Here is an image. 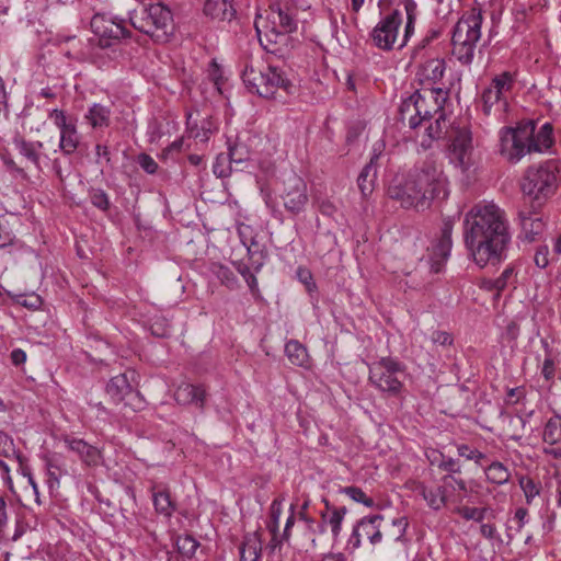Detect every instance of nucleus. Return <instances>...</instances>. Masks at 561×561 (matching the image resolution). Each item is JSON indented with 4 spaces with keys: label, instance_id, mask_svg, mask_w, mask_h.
<instances>
[{
    "label": "nucleus",
    "instance_id": "1",
    "mask_svg": "<svg viewBox=\"0 0 561 561\" xmlns=\"http://www.w3.org/2000/svg\"><path fill=\"white\" fill-rule=\"evenodd\" d=\"M463 241L478 266L501 262L511 242L504 211L494 204L471 208L463 221Z\"/></svg>",
    "mask_w": 561,
    "mask_h": 561
},
{
    "label": "nucleus",
    "instance_id": "2",
    "mask_svg": "<svg viewBox=\"0 0 561 561\" xmlns=\"http://www.w3.org/2000/svg\"><path fill=\"white\" fill-rule=\"evenodd\" d=\"M388 195L403 208L424 209L433 199L447 196L446 179L434 162L426 161L407 176H396L388 187Z\"/></svg>",
    "mask_w": 561,
    "mask_h": 561
},
{
    "label": "nucleus",
    "instance_id": "3",
    "mask_svg": "<svg viewBox=\"0 0 561 561\" xmlns=\"http://www.w3.org/2000/svg\"><path fill=\"white\" fill-rule=\"evenodd\" d=\"M535 124L529 121L519 124L516 128H505L501 136V152L508 161L517 162L526 153L531 151L541 152L551 147L552 126L549 123L542 125L535 136Z\"/></svg>",
    "mask_w": 561,
    "mask_h": 561
},
{
    "label": "nucleus",
    "instance_id": "4",
    "mask_svg": "<svg viewBox=\"0 0 561 561\" xmlns=\"http://www.w3.org/2000/svg\"><path fill=\"white\" fill-rule=\"evenodd\" d=\"M417 5L413 0H405L404 11L407 15V23L404 34L399 36V27L403 21V13L399 9H393L375 26L371 37L375 45L383 50H391L393 48L401 49L404 47L414 32L416 21Z\"/></svg>",
    "mask_w": 561,
    "mask_h": 561
},
{
    "label": "nucleus",
    "instance_id": "5",
    "mask_svg": "<svg viewBox=\"0 0 561 561\" xmlns=\"http://www.w3.org/2000/svg\"><path fill=\"white\" fill-rule=\"evenodd\" d=\"M558 167L547 161L538 167H529L520 182V188L533 208H541L557 188Z\"/></svg>",
    "mask_w": 561,
    "mask_h": 561
},
{
    "label": "nucleus",
    "instance_id": "6",
    "mask_svg": "<svg viewBox=\"0 0 561 561\" xmlns=\"http://www.w3.org/2000/svg\"><path fill=\"white\" fill-rule=\"evenodd\" d=\"M130 24L138 31L149 35L158 43H167L174 33L173 16L162 3L150 4L140 11L129 13Z\"/></svg>",
    "mask_w": 561,
    "mask_h": 561
},
{
    "label": "nucleus",
    "instance_id": "7",
    "mask_svg": "<svg viewBox=\"0 0 561 561\" xmlns=\"http://www.w3.org/2000/svg\"><path fill=\"white\" fill-rule=\"evenodd\" d=\"M482 11L472 8L456 23L451 36L453 55L462 65H470L481 37Z\"/></svg>",
    "mask_w": 561,
    "mask_h": 561
},
{
    "label": "nucleus",
    "instance_id": "8",
    "mask_svg": "<svg viewBox=\"0 0 561 561\" xmlns=\"http://www.w3.org/2000/svg\"><path fill=\"white\" fill-rule=\"evenodd\" d=\"M242 79L247 88L265 99H276L279 91L289 94L293 88L290 80L273 66H254L248 64Z\"/></svg>",
    "mask_w": 561,
    "mask_h": 561
},
{
    "label": "nucleus",
    "instance_id": "9",
    "mask_svg": "<svg viewBox=\"0 0 561 561\" xmlns=\"http://www.w3.org/2000/svg\"><path fill=\"white\" fill-rule=\"evenodd\" d=\"M417 91V108L421 124L431 121L434 115H438L435 119V124H430L426 127L428 138L431 140L438 139L444 134H447V126L443 107V103L446 101L447 93L444 92L440 88H430Z\"/></svg>",
    "mask_w": 561,
    "mask_h": 561
},
{
    "label": "nucleus",
    "instance_id": "10",
    "mask_svg": "<svg viewBox=\"0 0 561 561\" xmlns=\"http://www.w3.org/2000/svg\"><path fill=\"white\" fill-rule=\"evenodd\" d=\"M404 366L390 357H383L375 363L370 368L369 379L380 390L391 393L400 392L402 382L398 378V374H403Z\"/></svg>",
    "mask_w": 561,
    "mask_h": 561
},
{
    "label": "nucleus",
    "instance_id": "11",
    "mask_svg": "<svg viewBox=\"0 0 561 561\" xmlns=\"http://www.w3.org/2000/svg\"><path fill=\"white\" fill-rule=\"evenodd\" d=\"M279 196L286 210L297 215L308 203L307 185L300 176L293 173L284 180Z\"/></svg>",
    "mask_w": 561,
    "mask_h": 561
},
{
    "label": "nucleus",
    "instance_id": "12",
    "mask_svg": "<svg viewBox=\"0 0 561 561\" xmlns=\"http://www.w3.org/2000/svg\"><path fill=\"white\" fill-rule=\"evenodd\" d=\"M91 30L99 38L100 47H110L124 37L129 36V31L123 25L104 14H95L91 20Z\"/></svg>",
    "mask_w": 561,
    "mask_h": 561
},
{
    "label": "nucleus",
    "instance_id": "13",
    "mask_svg": "<svg viewBox=\"0 0 561 561\" xmlns=\"http://www.w3.org/2000/svg\"><path fill=\"white\" fill-rule=\"evenodd\" d=\"M450 153L457 165L463 171L471 164L472 135L467 127H453L449 133Z\"/></svg>",
    "mask_w": 561,
    "mask_h": 561
},
{
    "label": "nucleus",
    "instance_id": "14",
    "mask_svg": "<svg viewBox=\"0 0 561 561\" xmlns=\"http://www.w3.org/2000/svg\"><path fill=\"white\" fill-rule=\"evenodd\" d=\"M279 23H282V7L279 4L271 5L267 16L265 19L257 16L254 22L260 43L266 50L272 53H274V50L270 49L267 44L263 43L262 36H264L266 42L271 44H277L280 42Z\"/></svg>",
    "mask_w": 561,
    "mask_h": 561
},
{
    "label": "nucleus",
    "instance_id": "15",
    "mask_svg": "<svg viewBox=\"0 0 561 561\" xmlns=\"http://www.w3.org/2000/svg\"><path fill=\"white\" fill-rule=\"evenodd\" d=\"M454 229V220L446 219L443 222L439 238L433 243L430 250L431 270L434 273H439L444 264L449 257L453 241L451 233Z\"/></svg>",
    "mask_w": 561,
    "mask_h": 561
},
{
    "label": "nucleus",
    "instance_id": "16",
    "mask_svg": "<svg viewBox=\"0 0 561 561\" xmlns=\"http://www.w3.org/2000/svg\"><path fill=\"white\" fill-rule=\"evenodd\" d=\"M541 208H533L530 204L525 203L518 213L522 228L520 237L527 242L539 241L546 229V221L539 215Z\"/></svg>",
    "mask_w": 561,
    "mask_h": 561
},
{
    "label": "nucleus",
    "instance_id": "17",
    "mask_svg": "<svg viewBox=\"0 0 561 561\" xmlns=\"http://www.w3.org/2000/svg\"><path fill=\"white\" fill-rule=\"evenodd\" d=\"M206 390L201 385L181 383L174 392V399L182 405H195L201 411L205 408Z\"/></svg>",
    "mask_w": 561,
    "mask_h": 561
},
{
    "label": "nucleus",
    "instance_id": "18",
    "mask_svg": "<svg viewBox=\"0 0 561 561\" xmlns=\"http://www.w3.org/2000/svg\"><path fill=\"white\" fill-rule=\"evenodd\" d=\"M382 519L379 514L362 518L356 527L353 529V537L356 542L353 546H358L363 539L368 540L370 543H377L381 540V533L378 522Z\"/></svg>",
    "mask_w": 561,
    "mask_h": 561
},
{
    "label": "nucleus",
    "instance_id": "19",
    "mask_svg": "<svg viewBox=\"0 0 561 561\" xmlns=\"http://www.w3.org/2000/svg\"><path fill=\"white\" fill-rule=\"evenodd\" d=\"M381 145L374 149L369 162L363 168L357 178V185L362 196L366 198L374 191V183L377 175V161L381 154Z\"/></svg>",
    "mask_w": 561,
    "mask_h": 561
},
{
    "label": "nucleus",
    "instance_id": "20",
    "mask_svg": "<svg viewBox=\"0 0 561 561\" xmlns=\"http://www.w3.org/2000/svg\"><path fill=\"white\" fill-rule=\"evenodd\" d=\"M68 448L75 451L81 461L89 467H98L102 462V454L99 448L79 438H66Z\"/></svg>",
    "mask_w": 561,
    "mask_h": 561
},
{
    "label": "nucleus",
    "instance_id": "21",
    "mask_svg": "<svg viewBox=\"0 0 561 561\" xmlns=\"http://www.w3.org/2000/svg\"><path fill=\"white\" fill-rule=\"evenodd\" d=\"M13 144L18 152L26 160L30 167L41 169V149L43 142L41 141H28L22 136H16L13 139Z\"/></svg>",
    "mask_w": 561,
    "mask_h": 561
},
{
    "label": "nucleus",
    "instance_id": "22",
    "mask_svg": "<svg viewBox=\"0 0 561 561\" xmlns=\"http://www.w3.org/2000/svg\"><path fill=\"white\" fill-rule=\"evenodd\" d=\"M106 393L115 403L123 402L128 398H138V394L134 393L125 374H119L108 381L106 385Z\"/></svg>",
    "mask_w": 561,
    "mask_h": 561
},
{
    "label": "nucleus",
    "instance_id": "23",
    "mask_svg": "<svg viewBox=\"0 0 561 561\" xmlns=\"http://www.w3.org/2000/svg\"><path fill=\"white\" fill-rule=\"evenodd\" d=\"M419 91H415L409 98L404 99L399 107L400 121L408 124L411 129L421 125V118L417 108Z\"/></svg>",
    "mask_w": 561,
    "mask_h": 561
},
{
    "label": "nucleus",
    "instance_id": "24",
    "mask_svg": "<svg viewBox=\"0 0 561 561\" xmlns=\"http://www.w3.org/2000/svg\"><path fill=\"white\" fill-rule=\"evenodd\" d=\"M206 15L218 21L230 22L236 14L232 4L227 0H207L204 5Z\"/></svg>",
    "mask_w": 561,
    "mask_h": 561
},
{
    "label": "nucleus",
    "instance_id": "25",
    "mask_svg": "<svg viewBox=\"0 0 561 561\" xmlns=\"http://www.w3.org/2000/svg\"><path fill=\"white\" fill-rule=\"evenodd\" d=\"M239 550L240 561H257L262 551V542L257 533L247 535Z\"/></svg>",
    "mask_w": 561,
    "mask_h": 561
},
{
    "label": "nucleus",
    "instance_id": "26",
    "mask_svg": "<svg viewBox=\"0 0 561 561\" xmlns=\"http://www.w3.org/2000/svg\"><path fill=\"white\" fill-rule=\"evenodd\" d=\"M408 486L413 492H415L420 496H422L431 508L438 511L443 507L442 495L436 494L434 489H428L423 482L410 481V482H408Z\"/></svg>",
    "mask_w": 561,
    "mask_h": 561
},
{
    "label": "nucleus",
    "instance_id": "27",
    "mask_svg": "<svg viewBox=\"0 0 561 561\" xmlns=\"http://www.w3.org/2000/svg\"><path fill=\"white\" fill-rule=\"evenodd\" d=\"M280 515H282V500L276 499L271 504L270 519L267 523V529L270 530V533L272 535V540L270 543L271 550H274L280 543V540H278V525H279Z\"/></svg>",
    "mask_w": 561,
    "mask_h": 561
},
{
    "label": "nucleus",
    "instance_id": "28",
    "mask_svg": "<svg viewBox=\"0 0 561 561\" xmlns=\"http://www.w3.org/2000/svg\"><path fill=\"white\" fill-rule=\"evenodd\" d=\"M285 353L293 365L306 367L309 364V355L306 347L296 340L285 345Z\"/></svg>",
    "mask_w": 561,
    "mask_h": 561
},
{
    "label": "nucleus",
    "instance_id": "29",
    "mask_svg": "<svg viewBox=\"0 0 561 561\" xmlns=\"http://www.w3.org/2000/svg\"><path fill=\"white\" fill-rule=\"evenodd\" d=\"M187 128L190 137H193L194 139H198L202 142H205L209 139L210 135L216 129L213 121L210 118H204L201 122V125L197 126L196 124H192V115L190 114L187 117Z\"/></svg>",
    "mask_w": 561,
    "mask_h": 561
},
{
    "label": "nucleus",
    "instance_id": "30",
    "mask_svg": "<svg viewBox=\"0 0 561 561\" xmlns=\"http://www.w3.org/2000/svg\"><path fill=\"white\" fill-rule=\"evenodd\" d=\"M110 113L106 106L93 104L85 115V119L93 128L107 127L110 125Z\"/></svg>",
    "mask_w": 561,
    "mask_h": 561
},
{
    "label": "nucleus",
    "instance_id": "31",
    "mask_svg": "<svg viewBox=\"0 0 561 561\" xmlns=\"http://www.w3.org/2000/svg\"><path fill=\"white\" fill-rule=\"evenodd\" d=\"M481 99L483 102V112L486 115L491 113L493 106H497L499 111H504L507 106V103L502 100L501 91L490 85L483 90Z\"/></svg>",
    "mask_w": 561,
    "mask_h": 561
},
{
    "label": "nucleus",
    "instance_id": "32",
    "mask_svg": "<svg viewBox=\"0 0 561 561\" xmlns=\"http://www.w3.org/2000/svg\"><path fill=\"white\" fill-rule=\"evenodd\" d=\"M152 499L156 511L164 516H171L175 511V504L171 500V495L168 491H157L152 488Z\"/></svg>",
    "mask_w": 561,
    "mask_h": 561
},
{
    "label": "nucleus",
    "instance_id": "33",
    "mask_svg": "<svg viewBox=\"0 0 561 561\" xmlns=\"http://www.w3.org/2000/svg\"><path fill=\"white\" fill-rule=\"evenodd\" d=\"M79 142L80 139L75 125L60 130L59 148L65 154L73 153L77 150Z\"/></svg>",
    "mask_w": 561,
    "mask_h": 561
},
{
    "label": "nucleus",
    "instance_id": "34",
    "mask_svg": "<svg viewBox=\"0 0 561 561\" xmlns=\"http://www.w3.org/2000/svg\"><path fill=\"white\" fill-rule=\"evenodd\" d=\"M445 71V61L443 59H431L422 68L421 76L432 83H436L443 78Z\"/></svg>",
    "mask_w": 561,
    "mask_h": 561
},
{
    "label": "nucleus",
    "instance_id": "35",
    "mask_svg": "<svg viewBox=\"0 0 561 561\" xmlns=\"http://www.w3.org/2000/svg\"><path fill=\"white\" fill-rule=\"evenodd\" d=\"M346 513L347 508L345 506L330 510L328 505L327 511L322 513V519L331 526V530L334 537L340 534L341 524Z\"/></svg>",
    "mask_w": 561,
    "mask_h": 561
},
{
    "label": "nucleus",
    "instance_id": "36",
    "mask_svg": "<svg viewBox=\"0 0 561 561\" xmlns=\"http://www.w3.org/2000/svg\"><path fill=\"white\" fill-rule=\"evenodd\" d=\"M485 476L488 481L499 485L508 482L511 477L508 469L500 461L492 462L485 469Z\"/></svg>",
    "mask_w": 561,
    "mask_h": 561
},
{
    "label": "nucleus",
    "instance_id": "37",
    "mask_svg": "<svg viewBox=\"0 0 561 561\" xmlns=\"http://www.w3.org/2000/svg\"><path fill=\"white\" fill-rule=\"evenodd\" d=\"M543 440L550 445H554L561 440V416L551 417L543 430Z\"/></svg>",
    "mask_w": 561,
    "mask_h": 561
},
{
    "label": "nucleus",
    "instance_id": "38",
    "mask_svg": "<svg viewBox=\"0 0 561 561\" xmlns=\"http://www.w3.org/2000/svg\"><path fill=\"white\" fill-rule=\"evenodd\" d=\"M519 485L524 491L527 504H530L540 494L541 483L530 477L522 476L519 478Z\"/></svg>",
    "mask_w": 561,
    "mask_h": 561
},
{
    "label": "nucleus",
    "instance_id": "39",
    "mask_svg": "<svg viewBox=\"0 0 561 561\" xmlns=\"http://www.w3.org/2000/svg\"><path fill=\"white\" fill-rule=\"evenodd\" d=\"M244 247L247 248L252 264L259 270L263 265L264 247L260 244L254 237L250 238V241Z\"/></svg>",
    "mask_w": 561,
    "mask_h": 561
},
{
    "label": "nucleus",
    "instance_id": "40",
    "mask_svg": "<svg viewBox=\"0 0 561 561\" xmlns=\"http://www.w3.org/2000/svg\"><path fill=\"white\" fill-rule=\"evenodd\" d=\"M486 508H479V507H469V506H460L455 508V513L459 514L462 518L466 520H476V522H482L484 519Z\"/></svg>",
    "mask_w": 561,
    "mask_h": 561
},
{
    "label": "nucleus",
    "instance_id": "41",
    "mask_svg": "<svg viewBox=\"0 0 561 561\" xmlns=\"http://www.w3.org/2000/svg\"><path fill=\"white\" fill-rule=\"evenodd\" d=\"M297 27V22L293 18L288 9L282 8V23H279L280 41L286 39V35L294 32Z\"/></svg>",
    "mask_w": 561,
    "mask_h": 561
},
{
    "label": "nucleus",
    "instance_id": "42",
    "mask_svg": "<svg viewBox=\"0 0 561 561\" xmlns=\"http://www.w3.org/2000/svg\"><path fill=\"white\" fill-rule=\"evenodd\" d=\"M176 546L181 554L191 558L199 543L192 536L186 535L178 538Z\"/></svg>",
    "mask_w": 561,
    "mask_h": 561
},
{
    "label": "nucleus",
    "instance_id": "43",
    "mask_svg": "<svg viewBox=\"0 0 561 561\" xmlns=\"http://www.w3.org/2000/svg\"><path fill=\"white\" fill-rule=\"evenodd\" d=\"M213 171L218 178H227L231 174L233 168L229 164V158L226 157V154L220 153L216 158Z\"/></svg>",
    "mask_w": 561,
    "mask_h": 561
},
{
    "label": "nucleus",
    "instance_id": "44",
    "mask_svg": "<svg viewBox=\"0 0 561 561\" xmlns=\"http://www.w3.org/2000/svg\"><path fill=\"white\" fill-rule=\"evenodd\" d=\"M226 157L229 158V164H241L249 160V152L244 150V147L236 145L230 147Z\"/></svg>",
    "mask_w": 561,
    "mask_h": 561
},
{
    "label": "nucleus",
    "instance_id": "45",
    "mask_svg": "<svg viewBox=\"0 0 561 561\" xmlns=\"http://www.w3.org/2000/svg\"><path fill=\"white\" fill-rule=\"evenodd\" d=\"M46 467H47V473L49 477L50 485H53V483L58 484L59 479L64 473V469H62L61 465L58 462L57 459L50 458L47 460Z\"/></svg>",
    "mask_w": 561,
    "mask_h": 561
},
{
    "label": "nucleus",
    "instance_id": "46",
    "mask_svg": "<svg viewBox=\"0 0 561 561\" xmlns=\"http://www.w3.org/2000/svg\"><path fill=\"white\" fill-rule=\"evenodd\" d=\"M15 447L12 438L0 431V456L10 458L12 456H15Z\"/></svg>",
    "mask_w": 561,
    "mask_h": 561
},
{
    "label": "nucleus",
    "instance_id": "47",
    "mask_svg": "<svg viewBox=\"0 0 561 561\" xmlns=\"http://www.w3.org/2000/svg\"><path fill=\"white\" fill-rule=\"evenodd\" d=\"M457 450L459 456L469 460H474L478 465H481V461L486 457L483 453L479 451L478 449H471L468 445L465 444L459 445Z\"/></svg>",
    "mask_w": 561,
    "mask_h": 561
},
{
    "label": "nucleus",
    "instance_id": "48",
    "mask_svg": "<svg viewBox=\"0 0 561 561\" xmlns=\"http://www.w3.org/2000/svg\"><path fill=\"white\" fill-rule=\"evenodd\" d=\"M525 425L526 421L522 416L511 417L508 422L510 438L513 440H519L523 435L517 430H523Z\"/></svg>",
    "mask_w": 561,
    "mask_h": 561
},
{
    "label": "nucleus",
    "instance_id": "49",
    "mask_svg": "<svg viewBox=\"0 0 561 561\" xmlns=\"http://www.w3.org/2000/svg\"><path fill=\"white\" fill-rule=\"evenodd\" d=\"M91 203L102 210H106L110 206L108 197L102 190H93L91 192Z\"/></svg>",
    "mask_w": 561,
    "mask_h": 561
},
{
    "label": "nucleus",
    "instance_id": "50",
    "mask_svg": "<svg viewBox=\"0 0 561 561\" xmlns=\"http://www.w3.org/2000/svg\"><path fill=\"white\" fill-rule=\"evenodd\" d=\"M217 276L221 280L222 284L232 288L237 284V278L231 270L226 266H218Z\"/></svg>",
    "mask_w": 561,
    "mask_h": 561
},
{
    "label": "nucleus",
    "instance_id": "51",
    "mask_svg": "<svg viewBox=\"0 0 561 561\" xmlns=\"http://www.w3.org/2000/svg\"><path fill=\"white\" fill-rule=\"evenodd\" d=\"M511 83H512L511 75L508 72H504V73L495 77L492 80L490 87L495 90H500L501 94H503L504 89H510Z\"/></svg>",
    "mask_w": 561,
    "mask_h": 561
},
{
    "label": "nucleus",
    "instance_id": "52",
    "mask_svg": "<svg viewBox=\"0 0 561 561\" xmlns=\"http://www.w3.org/2000/svg\"><path fill=\"white\" fill-rule=\"evenodd\" d=\"M237 271L243 276L251 290H254L257 286V280L254 274L250 271V267L243 263H239L237 265Z\"/></svg>",
    "mask_w": 561,
    "mask_h": 561
},
{
    "label": "nucleus",
    "instance_id": "53",
    "mask_svg": "<svg viewBox=\"0 0 561 561\" xmlns=\"http://www.w3.org/2000/svg\"><path fill=\"white\" fill-rule=\"evenodd\" d=\"M137 161L139 165L149 174H153L158 170V163L147 153H140Z\"/></svg>",
    "mask_w": 561,
    "mask_h": 561
},
{
    "label": "nucleus",
    "instance_id": "54",
    "mask_svg": "<svg viewBox=\"0 0 561 561\" xmlns=\"http://www.w3.org/2000/svg\"><path fill=\"white\" fill-rule=\"evenodd\" d=\"M49 117L54 121L55 125L60 129H65V128H68L70 127L72 124H68L67 123V117H66V114L64 111L61 110H53L50 113H49Z\"/></svg>",
    "mask_w": 561,
    "mask_h": 561
},
{
    "label": "nucleus",
    "instance_id": "55",
    "mask_svg": "<svg viewBox=\"0 0 561 561\" xmlns=\"http://www.w3.org/2000/svg\"><path fill=\"white\" fill-rule=\"evenodd\" d=\"M353 501L362 503L367 507H373L375 505L371 496H368L362 489L355 486H353Z\"/></svg>",
    "mask_w": 561,
    "mask_h": 561
},
{
    "label": "nucleus",
    "instance_id": "56",
    "mask_svg": "<svg viewBox=\"0 0 561 561\" xmlns=\"http://www.w3.org/2000/svg\"><path fill=\"white\" fill-rule=\"evenodd\" d=\"M548 253H549V250H548L547 245H541L537 249L534 260H535V264L538 267L545 268L548 266V264H549Z\"/></svg>",
    "mask_w": 561,
    "mask_h": 561
},
{
    "label": "nucleus",
    "instance_id": "57",
    "mask_svg": "<svg viewBox=\"0 0 561 561\" xmlns=\"http://www.w3.org/2000/svg\"><path fill=\"white\" fill-rule=\"evenodd\" d=\"M512 275H513V268L512 267L505 268L503 271V273L501 274V276L497 277L495 280H493L492 288L496 289L497 291L503 290L506 287L507 280L512 277Z\"/></svg>",
    "mask_w": 561,
    "mask_h": 561
},
{
    "label": "nucleus",
    "instance_id": "58",
    "mask_svg": "<svg viewBox=\"0 0 561 561\" xmlns=\"http://www.w3.org/2000/svg\"><path fill=\"white\" fill-rule=\"evenodd\" d=\"M12 232L7 226L3 218H0V248H3L12 242Z\"/></svg>",
    "mask_w": 561,
    "mask_h": 561
},
{
    "label": "nucleus",
    "instance_id": "59",
    "mask_svg": "<svg viewBox=\"0 0 561 561\" xmlns=\"http://www.w3.org/2000/svg\"><path fill=\"white\" fill-rule=\"evenodd\" d=\"M432 341L442 346H446V345H451L454 339H453L451 334L448 332L435 331L432 334Z\"/></svg>",
    "mask_w": 561,
    "mask_h": 561
},
{
    "label": "nucleus",
    "instance_id": "60",
    "mask_svg": "<svg viewBox=\"0 0 561 561\" xmlns=\"http://www.w3.org/2000/svg\"><path fill=\"white\" fill-rule=\"evenodd\" d=\"M8 519V505L4 497L0 494V538L3 537Z\"/></svg>",
    "mask_w": 561,
    "mask_h": 561
},
{
    "label": "nucleus",
    "instance_id": "61",
    "mask_svg": "<svg viewBox=\"0 0 561 561\" xmlns=\"http://www.w3.org/2000/svg\"><path fill=\"white\" fill-rule=\"evenodd\" d=\"M297 275L299 279L306 285L308 291H312L316 284L312 282V275L310 271L306 268H298Z\"/></svg>",
    "mask_w": 561,
    "mask_h": 561
},
{
    "label": "nucleus",
    "instance_id": "62",
    "mask_svg": "<svg viewBox=\"0 0 561 561\" xmlns=\"http://www.w3.org/2000/svg\"><path fill=\"white\" fill-rule=\"evenodd\" d=\"M439 468L449 473L460 472V467L453 458L443 459L442 462L439 463Z\"/></svg>",
    "mask_w": 561,
    "mask_h": 561
},
{
    "label": "nucleus",
    "instance_id": "63",
    "mask_svg": "<svg viewBox=\"0 0 561 561\" xmlns=\"http://www.w3.org/2000/svg\"><path fill=\"white\" fill-rule=\"evenodd\" d=\"M238 232L243 245H245L250 241V238H253L252 228L248 225H240L238 228Z\"/></svg>",
    "mask_w": 561,
    "mask_h": 561
},
{
    "label": "nucleus",
    "instance_id": "64",
    "mask_svg": "<svg viewBox=\"0 0 561 561\" xmlns=\"http://www.w3.org/2000/svg\"><path fill=\"white\" fill-rule=\"evenodd\" d=\"M11 360L15 366L23 364L26 360V354L23 350L16 348L11 352Z\"/></svg>",
    "mask_w": 561,
    "mask_h": 561
}]
</instances>
